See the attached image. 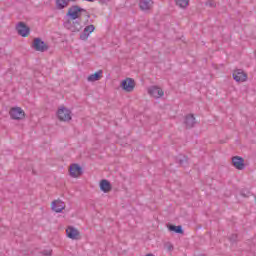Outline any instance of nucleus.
<instances>
[{"label":"nucleus","mask_w":256,"mask_h":256,"mask_svg":"<svg viewBox=\"0 0 256 256\" xmlns=\"http://www.w3.org/2000/svg\"><path fill=\"white\" fill-rule=\"evenodd\" d=\"M81 13H87V10L81 8L79 5H73L68 9L66 16L69 17L72 21H76L81 17Z\"/></svg>","instance_id":"obj_1"},{"label":"nucleus","mask_w":256,"mask_h":256,"mask_svg":"<svg viewBox=\"0 0 256 256\" xmlns=\"http://www.w3.org/2000/svg\"><path fill=\"white\" fill-rule=\"evenodd\" d=\"M9 115L11 119L15 121H21L22 119H25V111L21 109V107H13L9 111Z\"/></svg>","instance_id":"obj_2"},{"label":"nucleus","mask_w":256,"mask_h":256,"mask_svg":"<svg viewBox=\"0 0 256 256\" xmlns=\"http://www.w3.org/2000/svg\"><path fill=\"white\" fill-rule=\"evenodd\" d=\"M32 47L35 51H40V53H45V51L49 50V46L41 38H34Z\"/></svg>","instance_id":"obj_3"},{"label":"nucleus","mask_w":256,"mask_h":256,"mask_svg":"<svg viewBox=\"0 0 256 256\" xmlns=\"http://www.w3.org/2000/svg\"><path fill=\"white\" fill-rule=\"evenodd\" d=\"M16 31L20 37H29V33H31V28L25 24V22H19L16 25Z\"/></svg>","instance_id":"obj_4"},{"label":"nucleus","mask_w":256,"mask_h":256,"mask_svg":"<svg viewBox=\"0 0 256 256\" xmlns=\"http://www.w3.org/2000/svg\"><path fill=\"white\" fill-rule=\"evenodd\" d=\"M120 87H122L123 91H126V93H131L135 89V79L126 78L121 82Z\"/></svg>","instance_id":"obj_5"},{"label":"nucleus","mask_w":256,"mask_h":256,"mask_svg":"<svg viewBox=\"0 0 256 256\" xmlns=\"http://www.w3.org/2000/svg\"><path fill=\"white\" fill-rule=\"evenodd\" d=\"M59 121H71V111L66 107H62L57 111Z\"/></svg>","instance_id":"obj_6"},{"label":"nucleus","mask_w":256,"mask_h":256,"mask_svg":"<svg viewBox=\"0 0 256 256\" xmlns=\"http://www.w3.org/2000/svg\"><path fill=\"white\" fill-rule=\"evenodd\" d=\"M66 235L69 239H73L75 241L81 239V233L79 232V230H77V228H75L73 226L67 227Z\"/></svg>","instance_id":"obj_7"},{"label":"nucleus","mask_w":256,"mask_h":256,"mask_svg":"<svg viewBox=\"0 0 256 256\" xmlns=\"http://www.w3.org/2000/svg\"><path fill=\"white\" fill-rule=\"evenodd\" d=\"M232 77L237 83H243L247 81V73L243 69H237L233 72Z\"/></svg>","instance_id":"obj_8"},{"label":"nucleus","mask_w":256,"mask_h":256,"mask_svg":"<svg viewBox=\"0 0 256 256\" xmlns=\"http://www.w3.org/2000/svg\"><path fill=\"white\" fill-rule=\"evenodd\" d=\"M232 165L235 169H238V171H243V169H245V159L241 156H234L232 157Z\"/></svg>","instance_id":"obj_9"},{"label":"nucleus","mask_w":256,"mask_h":256,"mask_svg":"<svg viewBox=\"0 0 256 256\" xmlns=\"http://www.w3.org/2000/svg\"><path fill=\"white\" fill-rule=\"evenodd\" d=\"M69 173L71 177H81L83 175V168L79 164H71Z\"/></svg>","instance_id":"obj_10"},{"label":"nucleus","mask_w":256,"mask_h":256,"mask_svg":"<svg viewBox=\"0 0 256 256\" xmlns=\"http://www.w3.org/2000/svg\"><path fill=\"white\" fill-rule=\"evenodd\" d=\"M149 95L151 97H154L155 99H160V97H163L165 95V92H163V89L159 88V86H151L148 89Z\"/></svg>","instance_id":"obj_11"},{"label":"nucleus","mask_w":256,"mask_h":256,"mask_svg":"<svg viewBox=\"0 0 256 256\" xmlns=\"http://www.w3.org/2000/svg\"><path fill=\"white\" fill-rule=\"evenodd\" d=\"M93 31H95V25L90 24V25L86 26L84 28L83 32L80 33L81 41H87V39H89V35H91V33H93Z\"/></svg>","instance_id":"obj_12"},{"label":"nucleus","mask_w":256,"mask_h":256,"mask_svg":"<svg viewBox=\"0 0 256 256\" xmlns=\"http://www.w3.org/2000/svg\"><path fill=\"white\" fill-rule=\"evenodd\" d=\"M64 209H65V202L61 200H54L52 202V211H54L55 213H62Z\"/></svg>","instance_id":"obj_13"},{"label":"nucleus","mask_w":256,"mask_h":256,"mask_svg":"<svg viewBox=\"0 0 256 256\" xmlns=\"http://www.w3.org/2000/svg\"><path fill=\"white\" fill-rule=\"evenodd\" d=\"M195 123H197L195 121V115H193V114L186 115V117L184 119V125H185L186 129H193V127H195Z\"/></svg>","instance_id":"obj_14"},{"label":"nucleus","mask_w":256,"mask_h":256,"mask_svg":"<svg viewBox=\"0 0 256 256\" xmlns=\"http://www.w3.org/2000/svg\"><path fill=\"white\" fill-rule=\"evenodd\" d=\"M100 189L103 191V193H109L113 189V186L109 180L103 179L100 181Z\"/></svg>","instance_id":"obj_15"},{"label":"nucleus","mask_w":256,"mask_h":256,"mask_svg":"<svg viewBox=\"0 0 256 256\" xmlns=\"http://www.w3.org/2000/svg\"><path fill=\"white\" fill-rule=\"evenodd\" d=\"M153 7V0H140L139 8L141 11H149Z\"/></svg>","instance_id":"obj_16"},{"label":"nucleus","mask_w":256,"mask_h":256,"mask_svg":"<svg viewBox=\"0 0 256 256\" xmlns=\"http://www.w3.org/2000/svg\"><path fill=\"white\" fill-rule=\"evenodd\" d=\"M176 163L180 165V167H188L189 166V158L185 155H178L176 157Z\"/></svg>","instance_id":"obj_17"},{"label":"nucleus","mask_w":256,"mask_h":256,"mask_svg":"<svg viewBox=\"0 0 256 256\" xmlns=\"http://www.w3.org/2000/svg\"><path fill=\"white\" fill-rule=\"evenodd\" d=\"M102 77H103V70H99L94 74H91L90 76H88L87 81H89L90 83H95V81H100Z\"/></svg>","instance_id":"obj_18"},{"label":"nucleus","mask_w":256,"mask_h":256,"mask_svg":"<svg viewBox=\"0 0 256 256\" xmlns=\"http://www.w3.org/2000/svg\"><path fill=\"white\" fill-rule=\"evenodd\" d=\"M167 228H168V231L177 233L178 235H183V233H184L183 226H181V225L176 226L173 224H167Z\"/></svg>","instance_id":"obj_19"},{"label":"nucleus","mask_w":256,"mask_h":256,"mask_svg":"<svg viewBox=\"0 0 256 256\" xmlns=\"http://www.w3.org/2000/svg\"><path fill=\"white\" fill-rule=\"evenodd\" d=\"M56 9L63 10L66 9V7H69V1L68 0H55Z\"/></svg>","instance_id":"obj_20"},{"label":"nucleus","mask_w":256,"mask_h":256,"mask_svg":"<svg viewBox=\"0 0 256 256\" xmlns=\"http://www.w3.org/2000/svg\"><path fill=\"white\" fill-rule=\"evenodd\" d=\"M175 3L181 9H187L189 7V0H175Z\"/></svg>","instance_id":"obj_21"},{"label":"nucleus","mask_w":256,"mask_h":256,"mask_svg":"<svg viewBox=\"0 0 256 256\" xmlns=\"http://www.w3.org/2000/svg\"><path fill=\"white\" fill-rule=\"evenodd\" d=\"M80 30H81V22L79 20L73 21L72 31H80Z\"/></svg>","instance_id":"obj_22"},{"label":"nucleus","mask_w":256,"mask_h":256,"mask_svg":"<svg viewBox=\"0 0 256 256\" xmlns=\"http://www.w3.org/2000/svg\"><path fill=\"white\" fill-rule=\"evenodd\" d=\"M240 195H241L242 197H249V196L251 195V191H249V189H242V190L240 191Z\"/></svg>","instance_id":"obj_23"},{"label":"nucleus","mask_w":256,"mask_h":256,"mask_svg":"<svg viewBox=\"0 0 256 256\" xmlns=\"http://www.w3.org/2000/svg\"><path fill=\"white\" fill-rule=\"evenodd\" d=\"M237 234H232L230 237H229V240L231 241V243H237Z\"/></svg>","instance_id":"obj_24"},{"label":"nucleus","mask_w":256,"mask_h":256,"mask_svg":"<svg viewBox=\"0 0 256 256\" xmlns=\"http://www.w3.org/2000/svg\"><path fill=\"white\" fill-rule=\"evenodd\" d=\"M42 253H43V255H45V256H50L51 253H52V251L44 250Z\"/></svg>","instance_id":"obj_25"},{"label":"nucleus","mask_w":256,"mask_h":256,"mask_svg":"<svg viewBox=\"0 0 256 256\" xmlns=\"http://www.w3.org/2000/svg\"><path fill=\"white\" fill-rule=\"evenodd\" d=\"M167 249H168L169 251H173V245L169 244V245L167 246Z\"/></svg>","instance_id":"obj_26"},{"label":"nucleus","mask_w":256,"mask_h":256,"mask_svg":"<svg viewBox=\"0 0 256 256\" xmlns=\"http://www.w3.org/2000/svg\"><path fill=\"white\" fill-rule=\"evenodd\" d=\"M69 25H71V20H68L67 22H65V27H69Z\"/></svg>","instance_id":"obj_27"},{"label":"nucleus","mask_w":256,"mask_h":256,"mask_svg":"<svg viewBox=\"0 0 256 256\" xmlns=\"http://www.w3.org/2000/svg\"><path fill=\"white\" fill-rule=\"evenodd\" d=\"M99 1H100V3H102V4H105V3H109L110 0H99Z\"/></svg>","instance_id":"obj_28"},{"label":"nucleus","mask_w":256,"mask_h":256,"mask_svg":"<svg viewBox=\"0 0 256 256\" xmlns=\"http://www.w3.org/2000/svg\"><path fill=\"white\" fill-rule=\"evenodd\" d=\"M77 0H68V3H75Z\"/></svg>","instance_id":"obj_29"},{"label":"nucleus","mask_w":256,"mask_h":256,"mask_svg":"<svg viewBox=\"0 0 256 256\" xmlns=\"http://www.w3.org/2000/svg\"><path fill=\"white\" fill-rule=\"evenodd\" d=\"M146 256H155V255H153L152 253H150V254H147Z\"/></svg>","instance_id":"obj_30"},{"label":"nucleus","mask_w":256,"mask_h":256,"mask_svg":"<svg viewBox=\"0 0 256 256\" xmlns=\"http://www.w3.org/2000/svg\"><path fill=\"white\" fill-rule=\"evenodd\" d=\"M210 7H213V3H210Z\"/></svg>","instance_id":"obj_31"},{"label":"nucleus","mask_w":256,"mask_h":256,"mask_svg":"<svg viewBox=\"0 0 256 256\" xmlns=\"http://www.w3.org/2000/svg\"><path fill=\"white\" fill-rule=\"evenodd\" d=\"M87 17H88V19H89V17H91V15L88 14Z\"/></svg>","instance_id":"obj_32"},{"label":"nucleus","mask_w":256,"mask_h":256,"mask_svg":"<svg viewBox=\"0 0 256 256\" xmlns=\"http://www.w3.org/2000/svg\"><path fill=\"white\" fill-rule=\"evenodd\" d=\"M0 55H1V48H0Z\"/></svg>","instance_id":"obj_33"}]
</instances>
